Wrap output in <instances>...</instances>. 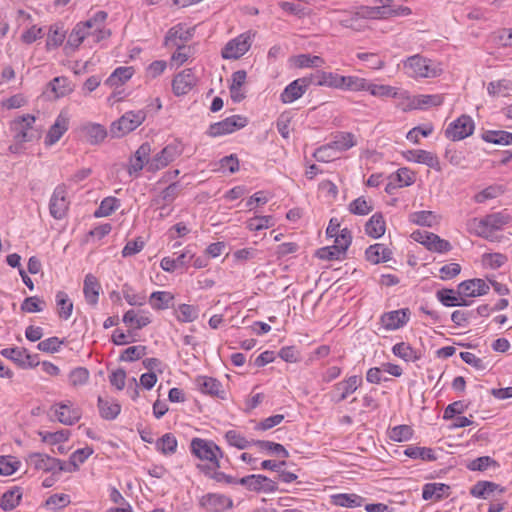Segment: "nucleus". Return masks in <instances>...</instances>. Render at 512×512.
I'll list each match as a JSON object with an SVG mask.
<instances>
[{"label": "nucleus", "instance_id": "1", "mask_svg": "<svg viewBox=\"0 0 512 512\" xmlns=\"http://www.w3.org/2000/svg\"><path fill=\"white\" fill-rule=\"evenodd\" d=\"M106 19V12L97 11L89 19L77 23L68 36L66 47L76 50L85 41L90 45L108 39L111 31L106 27Z\"/></svg>", "mask_w": 512, "mask_h": 512}, {"label": "nucleus", "instance_id": "2", "mask_svg": "<svg viewBox=\"0 0 512 512\" xmlns=\"http://www.w3.org/2000/svg\"><path fill=\"white\" fill-rule=\"evenodd\" d=\"M393 0H375L374 6H361L353 14L340 19V24L346 28L359 30L360 19H387L395 16H407L411 9L406 6L393 7Z\"/></svg>", "mask_w": 512, "mask_h": 512}, {"label": "nucleus", "instance_id": "3", "mask_svg": "<svg viewBox=\"0 0 512 512\" xmlns=\"http://www.w3.org/2000/svg\"><path fill=\"white\" fill-rule=\"evenodd\" d=\"M511 217L505 212H496L486 215L483 218H474L469 221L468 229L471 233L482 237L488 241H500L497 232L502 230L509 222Z\"/></svg>", "mask_w": 512, "mask_h": 512}, {"label": "nucleus", "instance_id": "4", "mask_svg": "<svg viewBox=\"0 0 512 512\" xmlns=\"http://www.w3.org/2000/svg\"><path fill=\"white\" fill-rule=\"evenodd\" d=\"M36 118L27 114L18 117L12 124L15 143L9 147L11 153L20 154L24 150V143L38 140L41 136L40 130L34 128Z\"/></svg>", "mask_w": 512, "mask_h": 512}, {"label": "nucleus", "instance_id": "5", "mask_svg": "<svg viewBox=\"0 0 512 512\" xmlns=\"http://www.w3.org/2000/svg\"><path fill=\"white\" fill-rule=\"evenodd\" d=\"M405 74L411 78H434L442 73L439 63L420 55H413L402 61Z\"/></svg>", "mask_w": 512, "mask_h": 512}, {"label": "nucleus", "instance_id": "6", "mask_svg": "<svg viewBox=\"0 0 512 512\" xmlns=\"http://www.w3.org/2000/svg\"><path fill=\"white\" fill-rule=\"evenodd\" d=\"M191 452L202 461L210 462L214 469L221 467L220 460L223 458V451L211 440L194 438L190 444Z\"/></svg>", "mask_w": 512, "mask_h": 512}, {"label": "nucleus", "instance_id": "7", "mask_svg": "<svg viewBox=\"0 0 512 512\" xmlns=\"http://www.w3.org/2000/svg\"><path fill=\"white\" fill-rule=\"evenodd\" d=\"M145 110L128 111L118 120L114 121L110 127V133L113 137H122L136 128H138L146 119Z\"/></svg>", "mask_w": 512, "mask_h": 512}, {"label": "nucleus", "instance_id": "8", "mask_svg": "<svg viewBox=\"0 0 512 512\" xmlns=\"http://www.w3.org/2000/svg\"><path fill=\"white\" fill-rule=\"evenodd\" d=\"M255 34L246 31L235 38L229 40L221 50V56L226 60H237L245 55L250 49Z\"/></svg>", "mask_w": 512, "mask_h": 512}, {"label": "nucleus", "instance_id": "9", "mask_svg": "<svg viewBox=\"0 0 512 512\" xmlns=\"http://www.w3.org/2000/svg\"><path fill=\"white\" fill-rule=\"evenodd\" d=\"M26 463L36 471L51 473L52 475L66 470L64 463L60 459L40 452H32L28 454L26 457Z\"/></svg>", "mask_w": 512, "mask_h": 512}, {"label": "nucleus", "instance_id": "10", "mask_svg": "<svg viewBox=\"0 0 512 512\" xmlns=\"http://www.w3.org/2000/svg\"><path fill=\"white\" fill-rule=\"evenodd\" d=\"M444 101L441 94H420L411 96L407 91L401 94L400 105L404 110H426L431 107L440 106Z\"/></svg>", "mask_w": 512, "mask_h": 512}, {"label": "nucleus", "instance_id": "11", "mask_svg": "<svg viewBox=\"0 0 512 512\" xmlns=\"http://www.w3.org/2000/svg\"><path fill=\"white\" fill-rule=\"evenodd\" d=\"M182 152L183 148L180 143L174 142L166 145L147 162V171L156 172L165 168L178 158Z\"/></svg>", "mask_w": 512, "mask_h": 512}, {"label": "nucleus", "instance_id": "12", "mask_svg": "<svg viewBox=\"0 0 512 512\" xmlns=\"http://www.w3.org/2000/svg\"><path fill=\"white\" fill-rule=\"evenodd\" d=\"M51 412L60 423L69 426L77 423L82 415L81 409L70 400L55 403Z\"/></svg>", "mask_w": 512, "mask_h": 512}, {"label": "nucleus", "instance_id": "13", "mask_svg": "<svg viewBox=\"0 0 512 512\" xmlns=\"http://www.w3.org/2000/svg\"><path fill=\"white\" fill-rule=\"evenodd\" d=\"M247 125V118L241 115H232L209 126L207 134L211 137H220L231 134Z\"/></svg>", "mask_w": 512, "mask_h": 512}, {"label": "nucleus", "instance_id": "14", "mask_svg": "<svg viewBox=\"0 0 512 512\" xmlns=\"http://www.w3.org/2000/svg\"><path fill=\"white\" fill-rule=\"evenodd\" d=\"M474 128L473 119L468 115H461L448 125L445 135L452 141H460L469 137L473 133Z\"/></svg>", "mask_w": 512, "mask_h": 512}, {"label": "nucleus", "instance_id": "15", "mask_svg": "<svg viewBox=\"0 0 512 512\" xmlns=\"http://www.w3.org/2000/svg\"><path fill=\"white\" fill-rule=\"evenodd\" d=\"M70 124V116L67 111H61L54 123L49 127L45 137L44 145L46 148L54 146L62 136L68 131Z\"/></svg>", "mask_w": 512, "mask_h": 512}, {"label": "nucleus", "instance_id": "16", "mask_svg": "<svg viewBox=\"0 0 512 512\" xmlns=\"http://www.w3.org/2000/svg\"><path fill=\"white\" fill-rule=\"evenodd\" d=\"M68 206L67 188L64 184H60L56 186L50 198L49 211L51 216L58 220L63 219L67 213Z\"/></svg>", "mask_w": 512, "mask_h": 512}, {"label": "nucleus", "instance_id": "17", "mask_svg": "<svg viewBox=\"0 0 512 512\" xmlns=\"http://www.w3.org/2000/svg\"><path fill=\"white\" fill-rule=\"evenodd\" d=\"M411 237L415 241L424 245L430 251L443 253L449 251L451 248V245L448 241L428 231H414Z\"/></svg>", "mask_w": 512, "mask_h": 512}, {"label": "nucleus", "instance_id": "18", "mask_svg": "<svg viewBox=\"0 0 512 512\" xmlns=\"http://www.w3.org/2000/svg\"><path fill=\"white\" fill-rule=\"evenodd\" d=\"M362 384V377L359 375L350 376L333 386L331 399L339 403L353 394Z\"/></svg>", "mask_w": 512, "mask_h": 512}, {"label": "nucleus", "instance_id": "19", "mask_svg": "<svg viewBox=\"0 0 512 512\" xmlns=\"http://www.w3.org/2000/svg\"><path fill=\"white\" fill-rule=\"evenodd\" d=\"M239 484L254 492L273 493L277 490L276 482L261 474L242 477Z\"/></svg>", "mask_w": 512, "mask_h": 512}, {"label": "nucleus", "instance_id": "20", "mask_svg": "<svg viewBox=\"0 0 512 512\" xmlns=\"http://www.w3.org/2000/svg\"><path fill=\"white\" fill-rule=\"evenodd\" d=\"M411 312L408 308L389 311L380 317V323L386 331H394L404 327L410 320Z\"/></svg>", "mask_w": 512, "mask_h": 512}, {"label": "nucleus", "instance_id": "21", "mask_svg": "<svg viewBox=\"0 0 512 512\" xmlns=\"http://www.w3.org/2000/svg\"><path fill=\"white\" fill-rule=\"evenodd\" d=\"M197 84V77L193 69H184L176 74L172 80V91L176 96L188 94Z\"/></svg>", "mask_w": 512, "mask_h": 512}, {"label": "nucleus", "instance_id": "22", "mask_svg": "<svg viewBox=\"0 0 512 512\" xmlns=\"http://www.w3.org/2000/svg\"><path fill=\"white\" fill-rule=\"evenodd\" d=\"M311 80L303 77L288 84L280 94V101L283 104H291L300 99L307 91Z\"/></svg>", "mask_w": 512, "mask_h": 512}, {"label": "nucleus", "instance_id": "23", "mask_svg": "<svg viewBox=\"0 0 512 512\" xmlns=\"http://www.w3.org/2000/svg\"><path fill=\"white\" fill-rule=\"evenodd\" d=\"M489 290V283L480 278L465 280L458 285V293L462 298L483 296L486 295Z\"/></svg>", "mask_w": 512, "mask_h": 512}, {"label": "nucleus", "instance_id": "24", "mask_svg": "<svg viewBox=\"0 0 512 512\" xmlns=\"http://www.w3.org/2000/svg\"><path fill=\"white\" fill-rule=\"evenodd\" d=\"M200 505L208 512H222L232 508L233 501L230 497L223 494L208 493L202 496Z\"/></svg>", "mask_w": 512, "mask_h": 512}, {"label": "nucleus", "instance_id": "25", "mask_svg": "<svg viewBox=\"0 0 512 512\" xmlns=\"http://www.w3.org/2000/svg\"><path fill=\"white\" fill-rule=\"evenodd\" d=\"M403 157L408 162L424 164L436 171L441 170L440 162L436 154L422 149H411L403 152Z\"/></svg>", "mask_w": 512, "mask_h": 512}, {"label": "nucleus", "instance_id": "26", "mask_svg": "<svg viewBox=\"0 0 512 512\" xmlns=\"http://www.w3.org/2000/svg\"><path fill=\"white\" fill-rule=\"evenodd\" d=\"M451 494V487L445 483H426L422 488V498L426 501L438 502Z\"/></svg>", "mask_w": 512, "mask_h": 512}, {"label": "nucleus", "instance_id": "27", "mask_svg": "<svg viewBox=\"0 0 512 512\" xmlns=\"http://www.w3.org/2000/svg\"><path fill=\"white\" fill-rule=\"evenodd\" d=\"M151 145L148 142L143 143L130 159L128 172L130 175H138L144 168H147V162L150 161Z\"/></svg>", "mask_w": 512, "mask_h": 512}, {"label": "nucleus", "instance_id": "28", "mask_svg": "<svg viewBox=\"0 0 512 512\" xmlns=\"http://www.w3.org/2000/svg\"><path fill=\"white\" fill-rule=\"evenodd\" d=\"M123 323L129 328L140 330L152 322L148 311L130 309L123 314Z\"/></svg>", "mask_w": 512, "mask_h": 512}, {"label": "nucleus", "instance_id": "29", "mask_svg": "<svg viewBox=\"0 0 512 512\" xmlns=\"http://www.w3.org/2000/svg\"><path fill=\"white\" fill-rule=\"evenodd\" d=\"M192 37L191 30L184 24H178L167 32L165 37V45L172 47H180L184 42Z\"/></svg>", "mask_w": 512, "mask_h": 512}, {"label": "nucleus", "instance_id": "30", "mask_svg": "<svg viewBox=\"0 0 512 512\" xmlns=\"http://www.w3.org/2000/svg\"><path fill=\"white\" fill-rule=\"evenodd\" d=\"M370 93V95L378 98H398L401 100V94L405 93L404 90H400L396 87L385 85V84H376L371 83L368 80L366 81L365 90Z\"/></svg>", "mask_w": 512, "mask_h": 512}, {"label": "nucleus", "instance_id": "31", "mask_svg": "<svg viewBox=\"0 0 512 512\" xmlns=\"http://www.w3.org/2000/svg\"><path fill=\"white\" fill-rule=\"evenodd\" d=\"M340 77L341 75L336 72L318 70L311 76L310 80L311 83L316 86H323L339 90Z\"/></svg>", "mask_w": 512, "mask_h": 512}, {"label": "nucleus", "instance_id": "32", "mask_svg": "<svg viewBox=\"0 0 512 512\" xmlns=\"http://www.w3.org/2000/svg\"><path fill=\"white\" fill-rule=\"evenodd\" d=\"M196 385L198 389L204 394L217 396L222 399L224 398V391L222 390V385L215 378L199 376L196 378Z\"/></svg>", "mask_w": 512, "mask_h": 512}, {"label": "nucleus", "instance_id": "33", "mask_svg": "<svg viewBox=\"0 0 512 512\" xmlns=\"http://www.w3.org/2000/svg\"><path fill=\"white\" fill-rule=\"evenodd\" d=\"M366 259L372 264L387 262L392 258V251L381 243L369 246L365 251Z\"/></svg>", "mask_w": 512, "mask_h": 512}, {"label": "nucleus", "instance_id": "34", "mask_svg": "<svg viewBox=\"0 0 512 512\" xmlns=\"http://www.w3.org/2000/svg\"><path fill=\"white\" fill-rule=\"evenodd\" d=\"M134 73L135 70L132 66L118 67L106 79L105 84L111 88L121 86L129 81Z\"/></svg>", "mask_w": 512, "mask_h": 512}, {"label": "nucleus", "instance_id": "35", "mask_svg": "<svg viewBox=\"0 0 512 512\" xmlns=\"http://www.w3.org/2000/svg\"><path fill=\"white\" fill-rule=\"evenodd\" d=\"M386 223L381 213L373 214L365 224V233L371 238L378 239L385 234Z\"/></svg>", "mask_w": 512, "mask_h": 512}, {"label": "nucleus", "instance_id": "36", "mask_svg": "<svg viewBox=\"0 0 512 512\" xmlns=\"http://www.w3.org/2000/svg\"><path fill=\"white\" fill-rule=\"evenodd\" d=\"M174 298L170 291H154L150 294L148 302L153 310H166L171 307Z\"/></svg>", "mask_w": 512, "mask_h": 512}, {"label": "nucleus", "instance_id": "37", "mask_svg": "<svg viewBox=\"0 0 512 512\" xmlns=\"http://www.w3.org/2000/svg\"><path fill=\"white\" fill-rule=\"evenodd\" d=\"M101 286L97 278L92 274H87L84 279L83 292L88 304L96 305L99 299Z\"/></svg>", "mask_w": 512, "mask_h": 512}, {"label": "nucleus", "instance_id": "38", "mask_svg": "<svg viewBox=\"0 0 512 512\" xmlns=\"http://www.w3.org/2000/svg\"><path fill=\"white\" fill-rule=\"evenodd\" d=\"M81 132L91 144H98L107 136L105 127L97 123H88L83 125L81 127Z\"/></svg>", "mask_w": 512, "mask_h": 512}, {"label": "nucleus", "instance_id": "39", "mask_svg": "<svg viewBox=\"0 0 512 512\" xmlns=\"http://www.w3.org/2000/svg\"><path fill=\"white\" fill-rule=\"evenodd\" d=\"M98 408L101 417L106 420L115 419L121 411L120 404L116 400L111 398L99 397Z\"/></svg>", "mask_w": 512, "mask_h": 512}, {"label": "nucleus", "instance_id": "40", "mask_svg": "<svg viewBox=\"0 0 512 512\" xmlns=\"http://www.w3.org/2000/svg\"><path fill=\"white\" fill-rule=\"evenodd\" d=\"M363 502V497L354 493H338L331 496V503L339 507H360Z\"/></svg>", "mask_w": 512, "mask_h": 512}, {"label": "nucleus", "instance_id": "41", "mask_svg": "<svg viewBox=\"0 0 512 512\" xmlns=\"http://www.w3.org/2000/svg\"><path fill=\"white\" fill-rule=\"evenodd\" d=\"M499 490L503 492V489L498 484L491 481H478L470 489L471 496L478 499H487L492 493Z\"/></svg>", "mask_w": 512, "mask_h": 512}, {"label": "nucleus", "instance_id": "42", "mask_svg": "<svg viewBox=\"0 0 512 512\" xmlns=\"http://www.w3.org/2000/svg\"><path fill=\"white\" fill-rule=\"evenodd\" d=\"M49 89L55 98H61L69 95L74 90V86L68 78L59 76L49 83Z\"/></svg>", "mask_w": 512, "mask_h": 512}, {"label": "nucleus", "instance_id": "43", "mask_svg": "<svg viewBox=\"0 0 512 512\" xmlns=\"http://www.w3.org/2000/svg\"><path fill=\"white\" fill-rule=\"evenodd\" d=\"M338 154L349 150L357 144L355 136L350 132H340L336 134L329 143Z\"/></svg>", "mask_w": 512, "mask_h": 512}, {"label": "nucleus", "instance_id": "44", "mask_svg": "<svg viewBox=\"0 0 512 512\" xmlns=\"http://www.w3.org/2000/svg\"><path fill=\"white\" fill-rule=\"evenodd\" d=\"M367 79L355 75H341L339 90L361 92L365 90Z\"/></svg>", "mask_w": 512, "mask_h": 512}, {"label": "nucleus", "instance_id": "45", "mask_svg": "<svg viewBox=\"0 0 512 512\" xmlns=\"http://www.w3.org/2000/svg\"><path fill=\"white\" fill-rule=\"evenodd\" d=\"M55 301L59 317L64 320L69 319L73 312V302L68 294L63 291L57 292Z\"/></svg>", "mask_w": 512, "mask_h": 512}, {"label": "nucleus", "instance_id": "46", "mask_svg": "<svg viewBox=\"0 0 512 512\" xmlns=\"http://www.w3.org/2000/svg\"><path fill=\"white\" fill-rule=\"evenodd\" d=\"M392 352L395 356L403 359L406 362H415L420 358V354L410 344L400 342L392 347Z\"/></svg>", "mask_w": 512, "mask_h": 512}, {"label": "nucleus", "instance_id": "47", "mask_svg": "<svg viewBox=\"0 0 512 512\" xmlns=\"http://www.w3.org/2000/svg\"><path fill=\"white\" fill-rule=\"evenodd\" d=\"M512 91V80L500 79L487 85V92L491 97H506Z\"/></svg>", "mask_w": 512, "mask_h": 512}, {"label": "nucleus", "instance_id": "48", "mask_svg": "<svg viewBox=\"0 0 512 512\" xmlns=\"http://www.w3.org/2000/svg\"><path fill=\"white\" fill-rule=\"evenodd\" d=\"M175 317L181 323H191L199 316L198 307L190 304H180L175 309Z\"/></svg>", "mask_w": 512, "mask_h": 512}, {"label": "nucleus", "instance_id": "49", "mask_svg": "<svg viewBox=\"0 0 512 512\" xmlns=\"http://www.w3.org/2000/svg\"><path fill=\"white\" fill-rule=\"evenodd\" d=\"M389 180H394L398 188L408 187L414 184L416 174L407 167L399 168L394 174L389 176Z\"/></svg>", "mask_w": 512, "mask_h": 512}, {"label": "nucleus", "instance_id": "50", "mask_svg": "<svg viewBox=\"0 0 512 512\" xmlns=\"http://www.w3.org/2000/svg\"><path fill=\"white\" fill-rule=\"evenodd\" d=\"M482 139L487 143L497 145H511L512 144V133L507 131H495L488 130L482 134Z\"/></svg>", "mask_w": 512, "mask_h": 512}, {"label": "nucleus", "instance_id": "51", "mask_svg": "<svg viewBox=\"0 0 512 512\" xmlns=\"http://www.w3.org/2000/svg\"><path fill=\"white\" fill-rule=\"evenodd\" d=\"M293 65L297 68H318L323 66L324 60L320 56L300 54L292 58Z\"/></svg>", "mask_w": 512, "mask_h": 512}, {"label": "nucleus", "instance_id": "52", "mask_svg": "<svg viewBox=\"0 0 512 512\" xmlns=\"http://www.w3.org/2000/svg\"><path fill=\"white\" fill-rule=\"evenodd\" d=\"M178 442L172 433H166L156 441V449L163 455H172L176 452Z\"/></svg>", "mask_w": 512, "mask_h": 512}, {"label": "nucleus", "instance_id": "53", "mask_svg": "<svg viewBox=\"0 0 512 512\" xmlns=\"http://www.w3.org/2000/svg\"><path fill=\"white\" fill-rule=\"evenodd\" d=\"M438 300L447 307L453 306H468L469 303L460 297L455 296V293L452 289H443L437 292Z\"/></svg>", "mask_w": 512, "mask_h": 512}, {"label": "nucleus", "instance_id": "54", "mask_svg": "<svg viewBox=\"0 0 512 512\" xmlns=\"http://www.w3.org/2000/svg\"><path fill=\"white\" fill-rule=\"evenodd\" d=\"M410 222L420 225L432 227L438 223V217L432 211H417L409 216Z\"/></svg>", "mask_w": 512, "mask_h": 512}, {"label": "nucleus", "instance_id": "55", "mask_svg": "<svg viewBox=\"0 0 512 512\" xmlns=\"http://www.w3.org/2000/svg\"><path fill=\"white\" fill-rule=\"evenodd\" d=\"M119 207V199L112 196L106 197L101 201L99 207L94 212V216L96 218L107 217L111 215L114 211H116Z\"/></svg>", "mask_w": 512, "mask_h": 512}, {"label": "nucleus", "instance_id": "56", "mask_svg": "<svg viewBox=\"0 0 512 512\" xmlns=\"http://www.w3.org/2000/svg\"><path fill=\"white\" fill-rule=\"evenodd\" d=\"M123 298L130 306H143L146 303V296L143 293H138L129 284H124L121 289Z\"/></svg>", "mask_w": 512, "mask_h": 512}, {"label": "nucleus", "instance_id": "57", "mask_svg": "<svg viewBox=\"0 0 512 512\" xmlns=\"http://www.w3.org/2000/svg\"><path fill=\"white\" fill-rule=\"evenodd\" d=\"M1 355L20 366H25L30 358L25 349L18 347L2 349Z\"/></svg>", "mask_w": 512, "mask_h": 512}, {"label": "nucleus", "instance_id": "58", "mask_svg": "<svg viewBox=\"0 0 512 512\" xmlns=\"http://www.w3.org/2000/svg\"><path fill=\"white\" fill-rule=\"evenodd\" d=\"M90 373L85 367H76L68 375L69 384L74 387H82L89 381Z\"/></svg>", "mask_w": 512, "mask_h": 512}, {"label": "nucleus", "instance_id": "59", "mask_svg": "<svg viewBox=\"0 0 512 512\" xmlns=\"http://www.w3.org/2000/svg\"><path fill=\"white\" fill-rule=\"evenodd\" d=\"M22 498V492L19 488H14L5 492L1 498L0 506L3 510H12L19 505Z\"/></svg>", "mask_w": 512, "mask_h": 512}, {"label": "nucleus", "instance_id": "60", "mask_svg": "<svg viewBox=\"0 0 512 512\" xmlns=\"http://www.w3.org/2000/svg\"><path fill=\"white\" fill-rule=\"evenodd\" d=\"M38 435L43 442L55 445L66 442L69 439L70 433L68 430L62 429L55 432L40 431Z\"/></svg>", "mask_w": 512, "mask_h": 512}, {"label": "nucleus", "instance_id": "61", "mask_svg": "<svg viewBox=\"0 0 512 512\" xmlns=\"http://www.w3.org/2000/svg\"><path fill=\"white\" fill-rule=\"evenodd\" d=\"M21 466V462L14 456H0V475L11 476Z\"/></svg>", "mask_w": 512, "mask_h": 512}, {"label": "nucleus", "instance_id": "62", "mask_svg": "<svg viewBox=\"0 0 512 512\" xmlns=\"http://www.w3.org/2000/svg\"><path fill=\"white\" fill-rule=\"evenodd\" d=\"M225 439L230 446L243 450L250 447L253 441L247 440L240 432L236 430H228L225 433Z\"/></svg>", "mask_w": 512, "mask_h": 512}, {"label": "nucleus", "instance_id": "63", "mask_svg": "<svg viewBox=\"0 0 512 512\" xmlns=\"http://www.w3.org/2000/svg\"><path fill=\"white\" fill-rule=\"evenodd\" d=\"M253 445H256L257 447H259L260 450L267 451L272 454H276L283 458H287L289 456V453L285 449V447L279 443H275V442H271V441H264V440H257V441H253Z\"/></svg>", "mask_w": 512, "mask_h": 512}, {"label": "nucleus", "instance_id": "64", "mask_svg": "<svg viewBox=\"0 0 512 512\" xmlns=\"http://www.w3.org/2000/svg\"><path fill=\"white\" fill-rule=\"evenodd\" d=\"M404 454L412 459H422V460H435L436 457L434 452L430 448L426 447H417V446H409L405 449Z\"/></svg>", "mask_w": 512, "mask_h": 512}]
</instances>
